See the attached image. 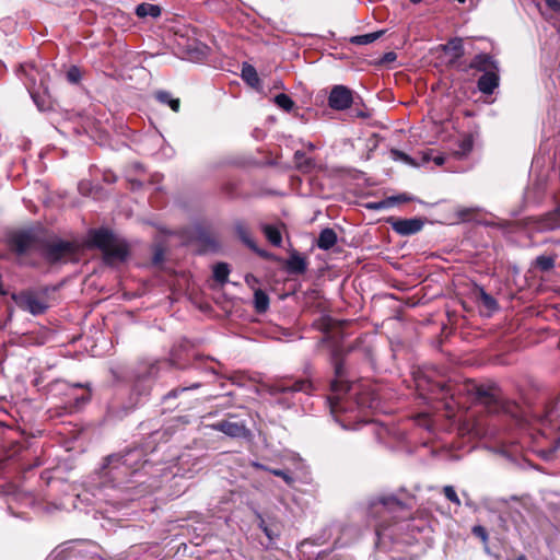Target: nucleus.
<instances>
[{"label": "nucleus", "mask_w": 560, "mask_h": 560, "mask_svg": "<svg viewBox=\"0 0 560 560\" xmlns=\"http://www.w3.org/2000/svg\"><path fill=\"white\" fill-rule=\"evenodd\" d=\"M334 369L336 377L330 384L331 394L328 396L329 409L336 421L340 422L341 427L347 429L348 425L345 424L342 420L338 419V415L353 412L355 409L373 408L374 399L368 398L364 395L357 397L355 400L349 399L347 397L348 393H351V395H357V393L353 386H349L345 382L343 364L336 354L334 355Z\"/></svg>", "instance_id": "nucleus-1"}, {"label": "nucleus", "mask_w": 560, "mask_h": 560, "mask_svg": "<svg viewBox=\"0 0 560 560\" xmlns=\"http://www.w3.org/2000/svg\"><path fill=\"white\" fill-rule=\"evenodd\" d=\"M535 431L532 436L538 446L537 452L545 458L550 459L555 452L560 447V415L558 409L552 407L546 412L535 416Z\"/></svg>", "instance_id": "nucleus-2"}, {"label": "nucleus", "mask_w": 560, "mask_h": 560, "mask_svg": "<svg viewBox=\"0 0 560 560\" xmlns=\"http://www.w3.org/2000/svg\"><path fill=\"white\" fill-rule=\"evenodd\" d=\"M142 450H130L124 455L114 454L106 458L103 466V475L116 485L128 480L132 474L142 467Z\"/></svg>", "instance_id": "nucleus-3"}, {"label": "nucleus", "mask_w": 560, "mask_h": 560, "mask_svg": "<svg viewBox=\"0 0 560 560\" xmlns=\"http://www.w3.org/2000/svg\"><path fill=\"white\" fill-rule=\"evenodd\" d=\"M90 243L103 252L107 264L121 262L127 258L128 249L125 242L106 229L92 231Z\"/></svg>", "instance_id": "nucleus-4"}, {"label": "nucleus", "mask_w": 560, "mask_h": 560, "mask_svg": "<svg viewBox=\"0 0 560 560\" xmlns=\"http://www.w3.org/2000/svg\"><path fill=\"white\" fill-rule=\"evenodd\" d=\"M12 299L21 310L30 312L35 316L45 313L48 308L46 301L42 298H38L32 291H24L18 294H13Z\"/></svg>", "instance_id": "nucleus-5"}, {"label": "nucleus", "mask_w": 560, "mask_h": 560, "mask_svg": "<svg viewBox=\"0 0 560 560\" xmlns=\"http://www.w3.org/2000/svg\"><path fill=\"white\" fill-rule=\"evenodd\" d=\"M75 253V246L71 242L56 241L45 247V257L50 262H57L71 257Z\"/></svg>", "instance_id": "nucleus-6"}, {"label": "nucleus", "mask_w": 560, "mask_h": 560, "mask_svg": "<svg viewBox=\"0 0 560 560\" xmlns=\"http://www.w3.org/2000/svg\"><path fill=\"white\" fill-rule=\"evenodd\" d=\"M352 102V91L345 85H335L328 96L329 106L336 110L349 108Z\"/></svg>", "instance_id": "nucleus-7"}, {"label": "nucleus", "mask_w": 560, "mask_h": 560, "mask_svg": "<svg viewBox=\"0 0 560 560\" xmlns=\"http://www.w3.org/2000/svg\"><path fill=\"white\" fill-rule=\"evenodd\" d=\"M457 68L462 71H468L470 69L487 73L489 71L498 70V61L488 54L476 55L469 63H458Z\"/></svg>", "instance_id": "nucleus-8"}, {"label": "nucleus", "mask_w": 560, "mask_h": 560, "mask_svg": "<svg viewBox=\"0 0 560 560\" xmlns=\"http://www.w3.org/2000/svg\"><path fill=\"white\" fill-rule=\"evenodd\" d=\"M209 428L222 432L230 438H245L247 435L245 423L232 420V418L210 424Z\"/></svg>", "instance_id": "nucleus-9"}, {"label": "nucleus", "mask_w": 560, "mask_h": 560, "mask_svg": "<svg viewBox=\"0 0 560 560\" xmlns=\"http://www.w3.org/2000/svg\"><path fill=\"white\" fill-rule=\"evenodd\" d=\"M312 382L307 380H298V381H282L272 386V392L275 394H287V393H310L313 390Z\"/></svg>", "instance_id": "nucleus-10"}, {"label": "nucleus", "mask_w": 560, "mask_h": 560, "mask_svg": "<svg viewBox=\"0 0 560 560\" xmlns=\"http://www.w3.org/2000/svg\"><path fill=\"white\" fill-rule=\"evenodd\" d=\"M392 228L400 235H412L423 228V221L418 218L398 219L392 222Z\"/></svg>", "instance_id": "nucleus-11"}, {"label": "nucleus", "mask_w": 560, "mask_h": 560, "mask_svg": "<svg viewBox=\"0 0 560 560\" xmlns=\"http://www.w3.org/2000/svg\"><path fill=\"white\" fill-rule=\"evenodd\" d=\"M404 504L394 495L380 497L372 501L370 510L372 514H378L381 512H393L397 509H401Z\"/></svg>", "instance_id": "nucleus-12"}, {"label": "nucleus", "mask_w": 560, "mask_h": 560, "mask_svg": "<svg viewBox=\"0 0 560 560\" xmlns=\"http://www.w3.org/2000/svg\"><path fill=\"white\" fill-rule=\"evenodd\" d=\"M500 77L499 69L483 73L477 82L478 90L482 94L490 95L499 86Z\"/></svg>", "instance_id": "nucleus-13"}, {"label": "nucleus", "mask_w": 560, "mask_h": 560, "mask_svg": "<svg viewBox=\"0 0 560 560\" xmlns=\"http://www.w3.org/2000/svg\"><path fill=\"white\" fill-rule=\"evenodd\" d=\"M287 271L291 275H302L307 269V262L304 257L294 252L285 262Z\"/></svg>", "instance_id": "nucleus-14"}, {"label": "nucleus", "mask_w": 560, "mask_h": 560, "mask_svg": "<svg viewBox=\"0 0 560 560\" xmlns=\"http://www.w3.org/2000/svg\"><path fill=\"white\" fill-rule=\"evenodd\" d=\"M33 238L30 234L20 233L12 237L11 246L19 255L25 254L32 246Z\"/></svg>", "instance_id": "nucleus-15"}, {"label": "nucleus", "mask_w": 560, "mask_h": 560, "mask_svg": "<svg viewBox=\"0 0 560 560\" xmlns=\"http://www.w3.org/2000/svg\"><path fill=\"white\" fill-rule=\"evenodd\" d=\"M234 229H235L237 236L241 238V241L245 245H247L249 248L254 249L255 252L259 253L261 256H266V254L264 252H259L256 248L255 242H254L247 226L242 221L235 222Z\"/></svg>", "instance_id": "nucleus-16"}, {"label": "nucleus", "mask_w": 560, "mask_h": 560, "mask_svg": "<svg viewBox=\"0 0 560 560\" xmlns=\"http://www.w3.org/2000/svg\"><path fill=\"white\" fill-rule=\"evenodd\" d=\"M444 51L447 55H451V57H452L451 62L454 63L457 59H459L464 55L463 39L458 38V37L450 39L444 45Z\"/></svg>", "instance_id": "nucleus-17"}, {"label": "nucleus", "mask_w": 560, "mask_h": 560, "mask_svg": "<svg viewBox=\"0 0 560 560\" xmlns=\"http://www.w3.org/2000/svg\"><path fill=\"white\" fill-rule=\"evenodd\" d=\"M336 243H337L336 232L330 228H326V229L322 230V232L319 233L316 244H317L318 248H320L323 250H328Z\"/></svg>", "instance_id": "nucleus-18"}, {"label": "nucleus", "mask_w": 560, "mask_h": 560, "mask_svg": "<svg viewBox=\"0 0 560 560\" xmlns=\"http://www.w3.org/2000/svg\"><path fill=\"white\" fill-rule=\"evenodd\" d=\"M135 12H136L137 16L140 19H144L148 16H150L152 19H156L162 13L161 8L159 5L152 4V3H147V2L138 4L136 7Z\"/></svg>", "instance_id": "nucleus-19"}, {"label": "nucleus", "mask_w": 560, "mask_h": 560, "mask_svg": "<svg viewBox=\"0 0 560 560\" xmlns=\"http://www.w3.org/2000/svg\"><path fill=\"white\" fill-rule=\"evenodd\" d=\"M540 226L544 230L550 231L560 228V205L541 219Z\"/></svg>", "instance_id": "nucleus-20"}, {"label": "nucleus", "mask_w": 560, "mask_h": 560, "mask_svg": "<svg viewBox=\"0 0 560 560\" xmlns=\"http://www.w3.org/2000/svg\"><path fill=\"white\" fill-rule=\"evenodd\" d=\"M81 385L79 384H75V385H72V386H68V390H69V397H70V400H69V407L72 409V408H80L81 406H83L89 399H90V395L89 394H84V395H81V396H78L74 394V392L80 388Z\"/></svg>", "instance_id": "nucleus-21"}, {"label": "nucleus", "mask_w": 560, "mask_h": 560, "mask_svg": "<svg viewBox=\"0 0 560 560\" xmlns=\"http://www.w3.org/2000/svg\"><path fill=\"white\" fill-rule=\"evenodd\" d=\"M472 139L470 137H465L458 141L457 148L453 150V154L457 159H463L467 156L472 150Z\"/></svg>", "instance_id": "nucleus-22"}, {"label": "nucleus", "mask_w": 560, "mask_h": 560, "mask_svg": "<svg viewBox=\"0 0 560 560\" xmlns=\"http://www.w3.org/2000/svg\"><path fill=\"white\" fill-rule=\"evenodd\" d=\"M252 465L257 469H262V470L269 471L270 474L282 478L285 481V483L289 486H291L294 482V478L285 470L272 469V468H269V467H267L260 463H257V462H254Z\"/></svg>", "instance_id": "nucleus-23"}, {"label": "nucleus", "mask_w": 560, "mask_h": 560, "mask_svg": "<svg viewBox=\"0 0 560 560\" xmlns=\"http://www.w3.org/2000/svg\"><path fill=\"white\" fill-rule=\"evenodd\" d=\"M384 34V31H377L363 35H357L350 38V42L354 45H369L378 39Z\"/></svg>", "instance_id": "nucleus-24"}, {"label": "nucleus", "mask_w": 560, "mask_h": 560, "mask_svg": "<svg viewBox=\"0 0 560 560\" xmlns=\"http://www.w3.org/2000/svg\"><path fill=\"white\" fill-rule=\"evenodd\" d=\"M262 231L267 237V240L273 245V246H281L282 243V236L277 226L266 224L262 226Z\"/></svg>", "instance_id": "nucleus-25"}, {"label": "nucleus", "mask_w": 560, "mask_h": 560, "mask_svg": "<svg viewBox=\"0 0 560 560\" xmlns=\"http://www.w3.org/2000/svg\"><path fill=\"white\" fill-rule=\"evenodd\" d=\"M230 275L229 265L225 262H218L213 267V278L220 284H224L228 282V277Z\"/></svg>", "instance_id": "nucleus-26"}, {"label": "nucleus", "mask_w": 560, "mask_h": 560, "mask_svg": "<svg viewBox=\"0 0 560 560\" xmlns=\"http://www.w3.org/2000/svg\"><path fill=\"white\" fill-rule=\"evenodd\" d=\"M254 305L258 313H264L269 306V298L262 290H256L254 293Z\"/></svg>", "instance_id": "nucleus-27"}, {"label": "nucleus", "mask_w": 560, "mask_h": 560, "mask_svg": "<svg viewBox=\"0 0 560 560\" xmlns=\"http://www.w3.org/2000/svg\"><path fill=\"white\" fill-rule=\"evenodd\" d=\"M155 97L159 102L167 104L173 112L177 113L179 110V100L173 98L168 92L159 91L155 93Z\"/></svg>", "instance_id": "nucleus-28"}, {"label": "nucleus", "mask_w": 560, "mask_h": 560, "mask_svg": "<svg viewBox=\"0 0 560 560\" xmlns=\"http://www.w3.org/2000/svg\"><path fill=\"white\" fill-rule=\"evenodd\" d=\"M242 78L250 85V86H256L258 85L259 83V78H258V74H257V71L256 69L250 66V65H247L245 63L243 66V69H242Z\"/></svg>", "instance_id": "nucleus-29"}, {"label": "nucleus", "mask_w": 560, "mask_h": 560, "mask_svg": "<svg viewBox=\"0 0 560 560\" xmlns=\"http://www.w3.org/2000/svg\"><path fill=\"white\" fill-rule=\"evenodd\" d=\"M556 257L552 256H538L535 260V266L541 271H549L555 267Z\"/></svg>", "instance_id": "nucleus-30"}, {"label": "nucleus", "mask_w": 560, "mask_h": 560, "mask_svg": "<svg viewBox=\"0 0 560 560\" xmlns=\"http://www.w3.org/2000/svg\"><path fill=\"white\" fill-rule=\"evenodd\" d=\"M478 300L489 311H494L498 308L497 301L490 294H488L482 288L478 289Z\"/></svg>", "instance_id": "nucleus-31"}, {"label": "nucleus", "mask_w": 560, "mask_h": 560, "mask_svg": "<svg viewBox=\"0 0 560 560\" xmlns=\"http://www.w3.org/2000/svg\"><path fill=\"white\" fill-rule=\"evenodd\" d=\"M397 199L398 197H388L381 201L369 202L366 208L371 210H383L395 206L397 203Z\"/></svg>", "instance_id": "nucleus-32"}, {"label": "nucleus", "mask_w": 560, "mask_h": 560, "mask_svg": "<svg viewBox=\"0 0 560 560\" xmlns=\"http://www.w3.org/2000/svg\"><path fill=\"white\" fill-rule=\"evenodd\" d=\"M275 103L285 112H291L294 107V102L292 98L284 93L276 95Z\"/></svg>", "instance_id": "nucleus-33"}, {"label": "nucleus", "mask_w": 560, "mask_h": 560, "mask_svg": "<svg viewBox=\"0 0 560 560\" xmlns=\"http://www.w3.org/2000/svg\"><path fill=\"white\" fill-rule=\"evenodd\" d=\"M482 402L489 412H498L501 408L500 401L492 395H485Z\"/></svg>", "instance_id": "nucleus-34"}, {"label": "nucleus", "mask_w": 560, "mask_h": 560, "mask_svg": "<svg viewBox=\"0 0 560 560\" xmlns=\"http://www.w3.org/2000/svg\"><path fill=\"white\" fill-rule=\"evenodd\" d=\"M200 387V383H192L190 384L189 386H179V387H176L174 389H172L171 392H168L165 396H164V399H170V398H175L177 397L179 394L186 392V390H189V389H195V388H199Z\"/></svg>", "instance_id": "nucleus-35"}, {"label": "nucleus", "mask_w": 560, "mask_h": 560, "mask_svg": "<svg viewBox=\"0 0 560 560\" xmlns=\"http://www.w3.org/2000/svg\"><path fill=\"white\" fill-rule=\"evenodd\" d=\"M390 155L392 159L395 161H401L404 163L415 165L413 160L409 155L399 150H392Z\"/></svg>", "instance_id": "nucleus-36"}, {"label": "nucleus", "mask_w": 560, "mask_h": 560, "mask_svg": "<svg viewBox=\"0 0 560 560\" xmlns=\"http://www.w3.org/2000/svg\"><path fill=\"white\" fill-rule=\"evenodd\" d=\"M445 497L456 505H460V500L453 486H445L443 489Z\"/></svg>", "instance_id": "nucleus-37"}, {"label": "nucleus", "mask_w": 560, "mask_h": 560, "mask_svg": "<svg viewBox=\"0 0 560 560\" xmlns=\"http://www.w3.org/2000/svg\"><path fill=\"white\" fill-rule=\"evenodd\" d=\"M431 154H432V152L423 153L422 161L423 162H429V161L432 160L435 163V165H438V166H441V165H443L445 163V156L444 155L432 156Z\"/></svg>", "instance_id": "nucleus-38"}, {"label": "nucleus", "mask_w": 560, "mask_h": 560, "mask_svg": "<svg viewBox=\"0 0 560 560\" xmlns=\"http://www.w3.org/2000/svg\"><path fill=\"white\" fill-rule=\"evenodd\" d=\"M294 159L299 167H303V163H305V167H310L312 165V161L306 159L302 151H296L294 153Z\"/></svg>", "instance_id": "nucleus-39"}, {"label": "nucleus", "mask_w": 560, "mask_h": 560, "mask_svg": "<svg viewBox=\"0 0 560 560\" xmlns=\"http://www.w3.org/2000/svg\"><path fill=\"white\" fill-rule=\"evenodd\" d=\"M67 78L70 82L77 83L81 78L80 70L77 67H71L67 72Z\"/></svg>", "instance_id": "nucleus-40"}, {"label": "nucleus", "mask_w": 560, "mask_h": 560, "mask_svg": "<svg viewBox=\"0 0 560 560\" xmlns=\"http://www.w3.org/2000/svg\"><path fill=\"white\" fill-rule=\"evenodd\" d=\"M164 249L161 246H156L153 255V264L158 265L163 261Z\"/></svg>", "instance_id": "nucleus-41"}, {"label": "nucleus", "mask_w": 560, "mask_h": 560, "mask_svg": "<svg viewBox=\"0 0 560 560\" xmlns=\"http://www.w3.org/2000/svg\"><path fill=\"white\" fill-rule=\"evenodd\" d=\"M30 70H34V66L32 65H28V63H25V65H21V71L27 75L30 78V80L35 83L36 81V78L33 73H30Z\"/></svg>", "instance_id": "nucleus-42"}, {"label": "nucleus", "mask_w": 560, "mask_h": 560, "mask_svg": "<svg viewBox=\"0 0 560 560\" xmlns=\"http://www.w3.org/2000/svg\"><path fill=\"white\" fill-rule=\"evenodd\" d=\"M545 2L555 12H560V1H558V0H545Z\"/></svg>", "instance_id": "nucleus-43"}, {"label": "nucleus", "mask_w": 560, "mask_h": 560, "mask_svg": "<svg viewBox=\"0 0 560 560\" xmlns=\"http://www.w3.org/2000/svg\"><path fill=\"white\" fill-rule=\"evenodd\" d=\"M474 533L478 536H480L482 539H486L487 538V534H486V530L483 527L481 526H475L474 527Z\"/></svg>", "instance_id": "nucleus-44"}, {"label": "nucleus", "mask_w": 560, "mask_h": 560, "mask_svg": "<svg viewBox=\"0 0 560 560\" xmlns=\"http://www.w3.org/2000/svg\"><path fill=\"white\" fill-rule=\"evenodd\" d=\"M456 1L462 3V4H467L470 8L476 5V1L475 0H456Z\"/></svg>", "instance_id": "nucleus-45"}, {"label": "nucleus", "mask_w": 560, "mask_h": 560, "mask_svg": "<svg viewBox=\"0 0 560 560\" xmlns=\"http://www.w3.org/2000/svg\"><path fill=\"white\" fill-rule=\"evenodd\" d=\"M395 58H396L395 52H387V54L384 56V61H393V60H395Z\"/></svg>", "instance_id": "nucleus-46"}, {"label": "nucleus", "mask_w": 560, "mask_h": 560, "mask_svg": "<svg viewBox=\"0 0 560 560\" xmlns=\"http://www.w3.org/2000/svg\"><path fill=\"white\" fill-rule=\"evenodd\" d=\"M398 199H397V203L398 202H405V201H409L410 200V197L406 196V195H399L397 196Z\"/></svg>", "instance_id": "nucleus-47"}, {"label": "nucleus", "mask_w": 560, "mask_h": 560, "mask_svg": "<svg viewBox=\"0 0 560 560\" xmlns=\"http://www.w3.org/2000/svg\"><path fill=\"white\" fill-rule=\"evenodd\" d=\"M156 372H158V368L155 365H152L151 369H150L149 374L151 376H154V375H156Z\"/></svg>", "instance_id": "nucleus-48"}, {"label": "nucleus", "mask_w": 560, "mask_h": 560, "mask_svg": "<svg viewBox=\"0 0 560 560\" xmlns=\"http://www.w3.org/2000/svg\"><path fill=\"white\" fill-rule=\"evenodd\" d=\"M261 528H262L264 533L267 535V537L271 538V533L268 529V527L261 525Z\"/></svg>", "instance_id": "nucleus-49"}, {"label": "nucleus", "mask_w": 560, "mask_h": 560, "mask_svg": "<svg viewBox=\"0 0 560 560\" xmlns=\"http://www.w3.org/2000/svg\"><path fill=\"white\" fill-rule=\"evenodd\" d=\"M468 212H469V209H463L458 213L460 217L465 218Z\"/></svg>", "instance_id": "nucleus-50"}, {"label": "nucleus", "mask_w": 560, "mask_h": 560, "mask_svg": "<svg viewBox=\"0 0 560 560\" xmlns=\"http://www.w3.org/2000/svg\"><path fill=\"white\" fill-rule=\"evenodd\" d=\"M516 560H527L525 556H520Z\"/></svg>", "instance_id": "nucleus-51"}, {"label": "nucleus", "mask_w": 560, "mask_h": 560, "mask_svg": "<svg viewBox=\"0 0 560 560\" xmlns=\"http://www.w3.org/2000/svg\"><path fill=\"white\" fill-rule=\"evenodd\" d=\"M308 149L314 150V149H315V145H314V144H312V143H308Z\"/></svg>", "instance_id": "nucleus-52"}, {"label": "nucleus", "mask_w": 560, "mask_h": 560, "mask_svg": "<svg viewBox=\"0 0 560 560\" xmlns=\"http://www.w3.org/2000/svg\"><path fill=\"white\" fill-rule=\"evenodd\" d=\"M412 3H419L421 2L422 0H410Z\"/></svg>", "instance_id": "nucleus-53"}, {"label": "nucleus", "mask_w": 560, "mask_h": 560, "mask_svg": "<svg viewBox=\"0 0 560 560\" xmlns=\"http://www.w3.org/2000/svg\"><path fill=\"white\" fill-rule=\"evenodd\" d=\"M35 73H38V70L34 68ZM33 72V70H30V73Z\"/></svg>", "instance_id": "nucleus-54"}]
</instances>
